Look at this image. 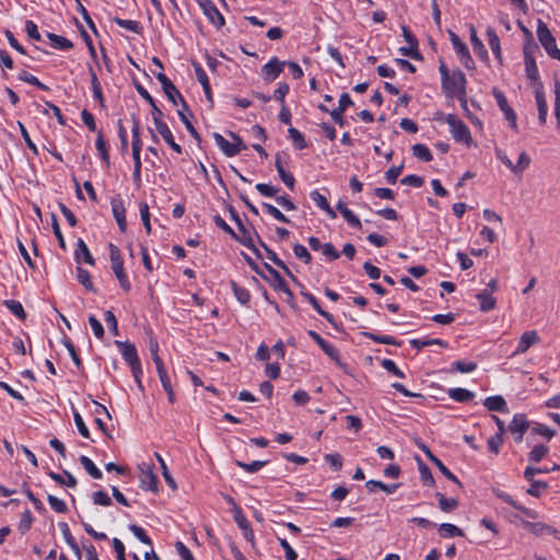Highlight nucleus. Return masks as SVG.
Segmentation results:
<instances>
[{
	"mask_svg": "<svg viewBox=\"0 0 560 560\" xmlns=\"http://www.w3.org/2000/svg\"><path fill=\"white\" fill-rule=\"evenodd\" d=\"M115 345L120 349L124 360L130 366L135 381L137 382L138 386L142 389L143 387L140 378L142 374V369L135 345L128 341H115Z\"/></svg>",
	"mask_w": 560,
	"mask_h": 560,
	"instance_id": "nucleus-1",
	"label": "nucleus"
},
{
	"mask_svg": "<svg viewBox=\"0 0 560 560\" xmlns=\"http://www.w3.org/2000/svg\"><path fill=\"white\" fill-rule=\"evenodd\" d=\"M108 248H109V257H110L112 270H113V272L115 273V276H116V278L118 280L120 288L125 292H129L130 289H131V284H130V282L128 280V277H127L126 272H125L124 260H122L120 250L113 243H110L108 245Z\"/></svg>",
	"mask_w": 560,
	"mask_h": 560,
	"instance_id": "nucleus-2",
	"label": "nucleus"
},
{
	"mask_svg": "<svg viewBox=\"0 0 560 560\" xmlns=\"http://www.w3.org/2000/svg\"><path fill=\"white\" fill-rule=\"evenodd\" d=\"M450 126V131L455 141L462 142L469 147L472 143V137L469 128L454 114H448L444 118Z\"/></svg>",
	"mask_w": 560,
	"mask_h": 560,
	"instance_id": "nucleus-3",
	"label": "nucleus"
},
{
	"mask_svg": "<svg viewBox=\"0 0 560 560\" xmlns=\"http://www.w3.org/2000/svg\"><path fill=\"white\" fill-rule=\"evenodd\" d=\"M466 77L460 70H454L448 79L442 82V89L445 95L454 98L459 94H466Z\"/></svg>",
	"mask_w": 560,
	"mask_h": 560,
	"instance_id": "nucleus-4",
	"label": "nucleus"
},
{
	"mask_svg": "<svg viewBox=\"0 0 560 560\" xmlns=\"http://www.w3.org/2000/svg\"><path fill=\"white\" fill-rule=\"evenodd\" d=\"M537 37L549 57L560 60V49L557 47L556 39L541 20H538Z\"/></svg>",
	"mask_w": 560,
	"mask_h": 560,
	"instance_id": "nucleus-5",
	"label": "nucleus"
},
{
	"mask_svg": "<svg viewBox=\"0 0 560 560\" xmlns=\"http://www.w3.org/2000/svg\"><path fill=\"white\" fill-rule=\"evenodd\" d=\"M231 138L234 142L228 141L221 133L214 132L213 139L215 144L221 149V151L226 156H234L238 154L242 150L246 149L242 138L234 132H230Z\"/></svg>",
	"mask_w": 560,
	"mask_h": 560,
	"instance_id": "nucleus-6",
	"label": "nucleus"
},
{
	"mask_svg": "<svg viewBox=\"0 0 560 560\" xmlns=\"http://www.w3.org/2000/svg\"><path fill=\"white\" fill-rule=\"evenodd\" d=\"M163 112L159 107H154L153 122L156 131L161 135L163 140L178 154L182 153V147L175 142L174 136L168 128L167 124L162 120Z\"/></svg>",
	"mask_w": 560,
	"mask_h": 560,
	"instance_id": "nucleus-7",
	"label": "nucleus"
},
{
	"mask_svg": "<svg viewBox=\"0 0 560 560\" xmlns=\"http://www.w3.org/2000/svg\"><path fill=\"white\" fill-rule=\"evenodd\" d=\"M156 79L162 84V89L167 96V98L174 104L177 105L178 102L184 109H188V105L184 100L183 95L179 93L177 88L173 84V82L163 73L159 72L156 74Z\"/></svg>",
	"mask_w": 560,
	"mask_h": 560,
	"instance_id": "nucleus-8",
	"label": "nucleus"
},
{
	"mask_svg": "<svg viewBox=\"0 0 560 560\" xmlns=\"http://www.w3.org/2000/svg\"><path fill=\"white\" fill-rule=\"evenodd\" d=\"M450 39L463 66L467 69H474L475 62L470 56L467 45L453 32H450Z\"/></svg>",
	"mask_w": 560,
	"mask_h": 560,
	"instance_id": "nucleus-9",
	"label": "nucleus"
},
{
	"mask_svg": "<svg viewBox=\"0 0 560 560\" xmlns=\"http://www.w3.org/2000/svg\"><path fill=\"white\" fill-rule=\"evenodd\" d=\"M140 474V487L144 490H150L153 492L158 491V478L153 471V467L148 464H142L139 466Z\"/></svg>",
	"mask_w": 560,
	"mask_h": 560,
	"instance_id": "nucleus-10",
	"label": "nucleus"
},
{
	"mask_svg": "<svg viewBox=\"0 0 560 560\" xmlns=\"http://www.w3.org/2000/svg\"><path fill=\"white\" fill-rule=\"evenodd\" d=\"M493 96L498 103V106L503 112L506 120L510 122L511 128L516 131L517 130L516 114L514 113L512 107L509 105L505 95L500 90L493 89Z\"/></svg>",
	"mask_w": 560,
	"mask_h": 560,
	"instance_id": "nucleus-11",
	"label": "nucleus"
},
{
	"mask_svg": "<svg viewBox=\"0 0 560 560\" xmlns=\"http://www.w3.org/2000/svg\"><path fill=\"white\" fill-rule=\"evenodd\" d=\"M199 7L202 9L205 15L209 19V21L215 26L221 27L224 25V18L219 12L217 7L211 0H196Z\"/></svg>",
	"mask_w": 560,
	"mask_h": 560,
	"instance_id": "nucleus-12",
	"label": "nucleus"
},
{
	"mask_svg": "<svg viewBox=\"0 0 560 560\" xmlns=\"http://www.w3.org/2000/svg\"><path fill=\"white\" fill-rule=\"evenodd\" d=\"M529 422L524 413L514 415L511 423L509 424L510 432L515 435V441L521 442L524 433L528 430Z\"/></svg>",
	"mask_w": 560,
	"mask_h": 560,
	"instance_id": "nucleus-13",
	"label": "nucleus"
},
{
	"mask_svg": "<svg viewBox=\"0 0 560 560\" xmlns=\"http://www.w3.org/2000/svg\"><path fill=\"white\" fill-rule=\"evenodd\" d=\"M540 338L536 330L525 331L517 343L515 351L512 353L513 357L525 353L530 347L537 345Z\"/></svg>",
	"mask_w": 560,
	"mask_h": 560,
	"instance_id": "nucleus-14",
	"label": "nucleus"
},
{
	"mask_svg": "<svg viewBox=\"0 0 560 560\" xmlns=\"http://www.w3.org/2000/svg\"><path fill=\"white\" fill-rule=\"evenodd\" d=\"M285 65V61H280L277 57L271 58L261 69L264 80L268 82L276 80Z\"/></svg>",
	"mask_w": 560,
	"mask_h": 560,
	"instance_id": "nucleus-15",
	"label": "nucleus"
},
{
	"mask_svg": "<svg viewBox=\"0 0 560 560\" xmlns=\"http://www.w3.org/2000/svg\"><path fill=\"white\" fill-rule=\"evenodd\" d=\"M493 493L497 498L501 499L503 502L508 503L509 505H511L512 508H514L515 510L522 512L523 514H525L527 517H530V518H537L538 517V514L536 511L534 510H530V509H527L525 506H523L522 504H520L517 501H515L510 494H508L506 492L500 490V489H493Z\"/></svg>",
	"mask_w": 560,
	"mask_h": 560,
	"instance_id": "nucleus-16",
	"label": "nucleus"
},
{
	"mask_svg": "<svg viewBox=\"0 0 560 560\" xmlns=\"http://www.w3.org/2000/svg\"><path fill=\"white\" fill-rule=\"evenodd\" d=\"M308 335L332 361L341 364L339 352L331 343L327 342L316 331L310 330Z\"/></svg>",
	"mask_w": 560,
	"mask_h": 560,
	"instance_id": "nucleus-17",
	"label": "nucleus"
},
{
	"mask_svg": "<svg viewBox=\"0 0 560 560\" xmlns=\"http://www.w3.org/2000/svg\"><path fill=\"white\" fill-rule=\"evenodd\" d=\"M352 100L350 98L348 93H342L339 98V105L337 108L329 112L332 120L337 122L339 126H343V117L342 114L347 109V107L351 106Z\"/></svg>",
	"mask_w": 560,
	"mask_h": 560,
	"instance_id": "nucleus-18",
	"label": "nucleus"
},
{
	"mask_svg": "<svg viewBox=\"0 0 560 560\" xmlns=\"http://www.w3.org/2000/svg\"><path fill=\"white\" fill-rule=\"evenodd\" d=\"M525 70L534 90H536L538 86L539 89H542V83L539 80V72L535 59L527 55L525 56Z\"/></svg>",
	"mask_w": 560,
	"mask_h": 560,
	"instance_id": "nucleus-19",
	"label": "nucleus"
},
{
	"mask_svg": "<svg viewBox=\"0 0 560 560\" xmlns=\"http://www.w3.org/2000/svg\"><path fill=\"white\" fill-rule=\"evenodd\" d=\"M483 406L489 411H498V412H502V413H509L510 412L505 399L502 396H500V395L487 397L483 400Z\"/></svg>",
	"mask_w": 560,
	"mask_h": 560,
	"instance_id": "nucleus-20",
	"label": "nucleus"
},
{
	"mask_svg": "<svg viewBox=\"0 0 560 560\" xmlns=\"http://www.w3.org/2000/svg\"><path fill=\"white\" fill-rule=\"evenodd\" d=\"M112 211H113L114 218L119 226V230L121 232H125L126 228H127V221H126V209L124 207L122 201H117V200L112 201Z\"/></svg>",
	"mask_w": 560,
	"mask_h": 560,
	"instance_id": "nucleus-21",
	"label": "nucleus"
},
{
	"mask_svg": "<svg viewBox=\"0 0 560 560\" xmlns=\"http://www.w3.org/2000/svg\"><path fill=\"white\" fill-rule=\"evenodd\" d=\"M535 98L538 108V120L541 125H545L547 120L548 106L544 91L542 89H539V86L535 90Z\"/></svg>",
	"mask_w": 560,
	"mask_h": 560,
	"instance_id": "nucleus-22",
	"label": "nucleus"
},
{
	"mask_svg": "<svg viewBox=\"0 0 560 560\" xmlns=\"http://www.w3.org/2000/svg\"><path fill=\"white\" fill-rule=\"evenodd\" d=\"M425 455L439 468L443 476L462 487V483L457 477L436 456H434L430 450H425Z\"/></svg>",
	"mask_w": 560,
	"mask_h": 560,
	"instance_id": "nucleus-23",
	"label": "nucleus"
},
{
	"mask_svg": "<svg viewBox=\"0 0 560 560\" xmlns=\"http://www.w3.org/2000/svg\"><path fill=\"white\" fill-rule=\"evenodd\" d=\"M301 294H302V296H303L306 301H308V302H310V304L314 307V310H315V311H316L320 316H323V317H324L327 322H329L331 325L336 326V323H335V318H334V316H332L330 313H328V312L324 311V310L320 307V305H319V303H318L317 299H316L313 294H311V293H308V292H304V291H302V292H301Z\"/></svg>",
	"mask_w": 560,
	"mask_h": 560,
	"instance_id": "nucleus-24",
	"label": "nucleus"
},
{
	"mask_svg": "<svg viewBox=\"0 0 560 560\" xmlns=\"http://www.w3.org/2000/svg\"><path fill=\"white\" fill-rule=\"evenodd\" d=\"M480 303V311L489 312L495 307V299L488 290H483L476 295Z\"/></svg>",
	"mask_w": 560,
	"mask_h": 560,
	"instance_id": "nucleus-25",
	"label": "nucleus"
},
{
	"mask_svg": "<svg viewBox=\"0 0 560 560\" xmlns=\"http://www.w3.org/2000/svg\"><path fill=\"white\" fill-rule=\"evenodd\" d=\"M47 38L50 40L51 46L59 50H69L73 47V44L68 38L54 34V33H47Z\"/></svg>",
	"mask_w": 560,
	"mask_h": 560,
	"instance_id": "nucleus-26",
	"label": "nucleus"
},
{
	"mask_svg": "<svg viewBox=\"0 0 560 560\" xmlns=\"http://www.w3.org/2000/svg\"><path fill=\"white\" fill-rule=\"evenodd\" d=\"M75 259L79 261L81 259V256L83 257L84 262L93 266L95 264V260L93 256L91 255L85 242L82 238L78 240L77 243V249H75Z\"/></svg>",
	"mask_w": 560,
	"mask_h": 560,
	"instance_id": "nucleus-27",
	"label": "nucleus"
},
{
	"mask_svg": "<svg viewBox=\"0 0 560 560\" xmlns=\"http://www.w3.org/2000/svg\"><path fill=\"white\" fill-rule=\"evenodd\" d=\"M487 37H488V43H489L490 49L494 54L495 58L501 62L502 54H501V47H500V39L493 28L488 27Z\"/></svg>",
	"mask_w": 560,
	"mask_h": 560,
	"instance_id": "nucleus-28",
	"label": "nucleus"
},
{
	"mask_svg": "<svg viewBox=\"0 0 560 560\" xmlns=\"http://www.w3.org/2000/svg\"><path fill=\"white\" fill-rule=\"evenodd\" d=\"M59 527H60V530L62 533V536H63L67 545L72 549V551L77 555L78 558H81V550H80L77 541L74 540V538L69 529L68 524L60 523Z\"/></svg>",
	"mask_w": 560,
	"mask_h": 560,
	"instance_id": "nucleus-29",
	"label": "nucleus"
},
{
	"mask_svg": "<svg viewBox=\"0 0 560 560\" xmlns=\"http://www.w3.org/2000/svg\"><path fill=\"white\" fill-rule=\"evenodd\" d=\"M259 242H260V245L266 250L267 258L269 260H271L273 264H276L278 267H280L281 269H283L284 272L287 273V276H289L292 279H295V277L293 276L291 270L288 268V266L280 258H278L277 254L273 250H271L262 241H259Z\"/></svg>",
	"mask_w": 560,
	"mask_h": 560,
	"instance_id": "nucleus-30",
	"label": "nucleus"
},
{
	"mask_svg": "<svg viewBox=\"0 0 560 560\" xmlns=\"http://www.w3.org/2000/svg\"><path fill=\"white\" fill-rule=\"evenodd\" d=\"M448 396L455 401L466 402L471 400L475 394L466 388L456 387L448 390Z\"/></svg>",
	"mask_w": 560,
	"mask_h": 560,
	"instance_id": "nucleus-31",
	"label": "nucleus"
},
{
	"mask_svg": "<svg viewBox=\"0 0 560 560\" xmlns=\"http://www.w3.org/2000/svg\"><path fill=\"white\" fill-rule=\"evenodd\" d=\"M95 147L100 153V156L102 159V161L106 164V166L108 167L109 166V153H108V148H107V143H106V140L104 138V135L102 131H98L97 133V138H96V141H95Z\"/></svg>",
	"mask_w": 560,
	"mask_h": 560,
	"instance_id": "nucleus-32",
	"label": "nucleus"
},
{
	"mask_svg": "<svg viewBox=\"0 0 560 560\" xmlns=\"http://www.w3.org/2000/svg\"><path fill=\"white\" fill-rule=\"evenodd\" d=\"M80 463L92 478L102 479V477H103L102 471L95 466V464L93 463V460L91 458H89L85 455H82L80 457Z\"/></svg>",
	"mask_w": 560,
	"mask_h": 560,
	"instance_id": "nucleus-33",
	"label": "nucleus"
},
{
	"mask_svg": "<svg viewBox=\"0 0 560 560\" xmlns=\"http://www.w3.org/2000/svg\"><path fill=\"white\" fill-rule=\"evenodd\" d=\"M435 497L439 500V506L440 509L445 512L450 513L454 511L458 506V500L454 498H446L444 494L438 492Z\"/></svg>",
	"mask_w": 560,
	"mask_h": 560,
	"instance_id": "nucleus-34",
	"label": "nucleus"
},
{
	"mask_svg": "<svg viewBox=\"0 0 560 560\" xmlns=\"http://www.w3.org/2000/svg\"><path fill=\"white\" fill-rule=\"evenodd\" d=\"M187 113L189 115H191L190 112H189V108L188 109H184L183 106L177 112L180 120L185 125V127L188 130V132L191 135V137H194V139H196L198 142H200V136H199L198 131L196 130V128L190 122Z\"/></svg>",
	"mask_w": 560,
	"mask_h": 560,
	"instance_id": "nucleus-35",
	"label": "nucleus"
},
{
	"mask_svg": "<svg viewBox=\"0 0 560 560\" xmlns=\"http://www.w3.org/2000/svg\"><path fill=\"white\" fill-rule=\"evenodd\" d=\"M114 22L127 30V31H130L132 33H136V34H141L142 33V30L143 27L141 26V24L138 22V21H135V20H124V19H120V18H114Z\"/></svg>",
	"mask_w": 560,
	"mask_h": 560,
	"instance_id": "nucleus-36",
	"label": "nucleus"
},
{
	"mask_svg": "<svg viewBox=\"0 0 560 560\" xmlns=\"http://www.w3.org/2000/svg\"><path fill=\"white\" fill-rule=\"evenodd\" d=\"M410 346L417 350H421L422 348L427 347V346H432V345H438V346H441L443 348H447V342L443 341L442 339H438V338H434V339H411L409 341Z\"/></svg>",
	"mask_w": 560,
	"mask_h": 560,
	"instance_id": "nucleus-37",
	"label": "nucleus"
},
{
	"mask_svg": "<svg viewBox=\"0 0 560 560\" xmlns=\"http://www.w3.org/2000/svg\"><path fill=\"white\" fill-rule=\"evenodd\" d=\"M132 141H131V148L132 150H142V141L140 138V121L136 116H132Z\"/></svg>",
	"mask_w": 560,
	"mask_h": 560,
	"instance_id": "nucleus-38",
	"label": "nucleus"
},
{
	"mask_svg": "<svg viewBox=\"0 0 560 560\" xmlns=\"http://www.w3.org/2000/svg\"><path fill=\"white\" fill-rule=\"evenodd\" d=\"M48 476L59 485H63L69 488H74L77 486V479L67 470H65L66 478L54 471H50Z\"/></svg>",
	"mask_w": 560,
	"mask_h": 560,
	"instance_id": "nucleus-39",
	"label": "nucleus"
},
{
	"mask_svg": "<svg viewBox=\"0 0 560 560\" xmlns=\"http://www.w3.org/2000/svg\"><path fill=\"white\" fill-rule=\"evenodd\" d=\"M470 42L474 48V51L478 54L481 58H487V50L485 48V45L477 36V32L475 26H470Z\"/></svg>",
	"mask_w": 560,
	"mask_h": 560,
	"instance_id": "nucleus-40",
	"label": "nucleus"
},
{
	"mask_svg": "<svg viewBox=\"0 0 560 560\" xmlns=\"http://www.w3.org/2000/svg\"><path fill=\"white\" fill-rule=\"evenodd\" d=\"M90 72H91V84H92L93 96L100 102L101 107L104 108L105 104H104V96H103L101 83L97 79L96 73L93 71L92 68L90 69Z\"/></svg>",
	"mask_w": 560,
	"mask_h": 560,
	"instance_id": "nucleus-41",
	"label": "nucleus"
},
{
	"mask_svg": "<svg viewBox=\"0 0 560 560\" xmlns=\"http://www.w3.org/2000/svg\"><path fill=\"white\" fill-rule=\"evenodd\" d=\"M265 268L267 269V271L269 272V275L271 276V278L273 280L272 281V285H273L275 290L281 291V290H284V288L288 287V284L284 281V279L280 276V273L275 268H272L268 264H265Z\"/></svg>",
	"mask_w": 560,
	"mask_h": 560,
	"instance_id": "nucleus-42",
	"label": "nucleus"
},
{
	"mask_svg": "<svg viewBox=\"0 0 560 560\" xmlns=\"http://www.w3.org/2000/svg\"><path fill=\"white\" fill-rule=\"evenodd\" d=\"M77 278L78 281L88 290L91 292H95L94 285L91 280L90 272L82 267H77Z\"/></svg>",
	"mask_w": 560,
	"mask_h": 560,
	"instance_id": "nucleus-43",
	"label": "nucleus"
},
{
	"mask_svg": "<svg viewBox=\"0 0 560 560\" xmlns=\"http://www.w3.org/2000/svg\"><path fill=\"white\" fill-rule=\"evenodd\" d=\"M439 532L442 537H454V536H463V530L456 525L450 523H443L439 526Z\"/></svg>",
	"mask_w": 560,
	"mask_h": 560,
	"instance_id": "nucleus-44",
	"label": "nucleus"
},
{
	"mask_svg": "<svg viewBox=\"0 0 560 560\" xmlns=\"http://www.w3.org/2000/svg\"><path fill=\"white\" fill-rule=\"evenodd\" d=\"M399 487V483H394V485H386L382 481H378V480H369L366 482V488L370 490V491H373L374 488H378L383 491H385L386 493H394L397 488Z\"/></svg>",
	"mask_w": 560,
	"mask_h": 560,
	"instance_id": "nucleus-45",
	"label": "nucleus"
},
{
	"mask_svg": "<svg viewBox=\"0 0 560 560\" xmlns=\"http://www.w3.org/2000/svg\"><path fill=\"white\" fill-rule=\"evenodd\" d=\"M412 153L416 158L419 160H422L424 162H430L433 156L429 150V148L425 144L417 143L412 147Z\"/></svg>",
	"mask_w": 560,
	"mask_h": 560,
	"instance_id": "nucleus-46",
	"label": "nucleus"
},
{
	"mask_svg": "<svg viewBox=\"0 0 560 560\" xmlns=\"http://www.w3.org/2000/svg\"><path fill=\"white\" fill-rule=\"evenodd\" d=\"M4 305L21 320L26 318V313L23 305L15 300H5Z\"/></svg>",
	"mask_w": 560,
	"mask_h": 560,
	"instance_id": "nucleus-47",
	"label": "nucleus"
},
{
	"mask_svg": "<svg viewBox=\"0 0 560 560\" xmlns=\"http://www.w3.org/2000/svg\"><path fill=\"white\" fill-rule=\"evenodd\" d=\"M364 336L377 343L392 345V346H400L401 345V341L396 340L392 336H386V335L380 336V335H375L372 332H364Z\"/></svg>",
	"mask_w": 560,
	"mask_h": 560,
	"instance_id": "nucleus-48",
	"label": "nucleus"
},
{
	"mask_svg": "<svg viewBox=\"0 0 560 560\" xmlns=\"http://www.w3.org/2000/svg\"><path fill=\"white\" fill-rule=\"evenodd\" d=\"M231 287H232L235 298L237 299V301L240 303L245 305L249 302L250 294L247 289L238 287L237 283L233 280L231 281Z\"/></svg>",
	"mask_w": 560,
	"mask_h": 560,
	"instance_id": "nucleus-49",
	"label": "nucleus"
},
{
	"mask_svg": "<svg viewBox=\"0 0 560 560\" xmlns=\"http://www.w3.org/2000/svg\"><path fill=\"white\" fill-rule=\"evenodd\" d=\"M18 79L21 80V81H24L26 83H30L34 86H37L42 90H45L47 91L48 90V86L45 85L44 83H42L35 75L26 72L25 70H22L19 74H18Z\"/></svg>",
	"mask_w": 560,
	"mask_h": 560,
	"instance_id": "nucleus-50",
	"label": "nucleus"
},
{
	"mask_svg": "<svg viewBox=\"0 0 560 560\" xmlns=\"http://www.w3.org/2000/svg\"><path fill=\"white\" fill-rule=\"evenodd\" d=\"M288 132L296 149L302 150L306 148L305 138L296 128L290 127Z\"/></svg>",
	"mask_w": 560,
	"mask_h": 560,
	"instance_id": "nucleus-51",
	"label": "nucleus"
},
{
	"mask_svg": "<svg viewBox=\"0 0 560 560\" xmlns=\"http://www.w3.org/2000/svg\"><path fill=\"white\" fill-rule=\"evenodd\" d=\"M525 527L536 536H545V535H547V533L549 530V525H547L545 523H540V522H537V523L526 522Z\"/></svg>",
	"mask_w": 560,
	"mask_h": 560,
	"instance_id": "nucleus-52",
	"label": "nucleus"
},
{
	"mask_svg": "<svg viewBox=\"0 0 560 560\" xmlns=\"http://www.w3.org/2000/svg\"><path fill=\"white\" fill-rule=\"evenodd\" d=\"M155 457L161 466V469H162V475L166 481V483L172 488V489H176L177 486H176V482L175 480L173 479V477L171 476L168 469H167V466L163 459V457L159 454V453H155Z\"/></svg>",
	"mask_w": 560,
	"mask_h": 560,
	"instance_id": "nucleus-53",
	"label": "nucleus"
},
{
	"mask_svg": "<svg viewBox=\"0 0 560 560\" xmlns=\"http://www.w3.org/2000/svg\"><path fill=\"white\" fill-rule=\"evenodd\" d=\"M235 463L238 467L243 468L245 471L253 474V472H256L259 469H261L264 466H266L268 462L267 460H254V462L247 464V463H244L241 460H236Z\"/></svg>",
	"mask_w": 560,
	"mask_h": 560,
	"instance_id": "nucleus-54",
	"label": "nucleus"
},
{
	"mask_svg": "<svg viewBox=\"0 0 560 560\" xmlns=\"http://www.w3.org/2000/svg\"><path fill=\"white\" fill-rule=\"evenodd\" d=\"M529 164H530L529 155L525 151L521 152L517 163L514 164L513 173L514 174L523 173L529 166Z\"/></svg>",
	"mask_w": 560,
	"mask_h": 560,
	"instance_id": "nucleus-55",
	"label": "nucleus"
},
{
	"mask_svg": "<svg viewBox=\"0 0 560 560\" xmlns=\"http://www.w3.org/2000/svg\"><path fill=\"white\" fill-rule=\"evenodd\" d=\"M77 2V11L81 14V16L83 18V20L86 22L88 26L90 27V30L94 33V34H97V30H96V26L93 22V20L91 19L88 10L85 9V7L81 3L80 0H75Z\"/></svg>",
	"mask_w": 560,
	"mask_h": 560,
	"instance_id": "nucleus-56",
	"label": "nucleus"
},
{
	"mask_svg": "<svg viewBox=\"0 0 560 560\" xmlns=\"http://www.w3.org/2000/svg\"><path fill=\"white\" fill-rule=\"evenodd\" d=\"M130 532L144 545L152 546V540L147 535L145 530L138 525H129Z\"/></svg>",
	"mask_w": 560,
	"mask_h": 560,
	"instance_id": "nucleus-57",
	"label": "nucleus"
},
{
	"mask_svg": "<svg viewBox=\"0 0 560 560\" xmlns=\"http://www.w3.org/2000/svg\"><path fill=\"white\" fill-rule=\"evenodd\" d=\"M530 487L527 489V493L533 497H539L541 494V491L546 490L548 487V483L541 480H529Z\"/></svg>",
	"mask_w": 560,
	"mask_h": 560,
	"instance_id": "nucleus-58",
	"label": "nucleus"
},
{
	"mask_svg": "<svg viewBox=\"0 0 560 560\" xmlns=\"http://www.w3.org/2000/svg\"><path fill=\"white\" fill-rule=\"evenodd\" d=\"M261 206L267 211V213L270 214L271 217H273L276 220L283 222V223L289 222V219L275 206L267 203V202H262Z\"/></svg>",
	"mask_w": 560,
	"mask_h": 560,
	"instance_id": "nucleus-59",
	"label": "nucleus"
},
{
	"mask_svg": "<svg viewBox=\"0 0 560 560\" xmlns=\"http://www.w3.org/2000/svg\"><path fill=\"white\" fill-rule=\"evenodd\" d=\"M294 255L298 259L304 261L305 264H310L312 260V256L307 248L302 244H295L293 246Z\"/></svg>",
	"mask_w": 560,
	"mask_h": 560,
	"instance_id": "nucleus-60",
	"label": "nucleus"
},
{
	"mask_svg": "<svg viewBox=\"0 0 560 560\" xmlns=\"http://www.w3.org/2000/svg\"><path fill=\"white\" fill-rule=\"evenodd\" d=\"M548 447L545 445H536L529 452V459L535 463H539L548 453Z\"/></svg>",
	"mask_w": 560,
	"mask_h": 560,
	"instance_id": "nucleus-61",
	"label": "nucleus"
},
{
	"mask_svg": "<svg viewBox=\"0 0 560 560\" xmlns=\"http://www.w3.org/2000/svg\"><path fill=\"white\" fill-rule=\"evenodd\" d=\"M33 523V515L30 510H26L22 513L20 523H19V529L22 534L26 533Z\"/></svg>",
	"mask_w": 560,
	"mask_h": 560,
	"instance_id": "nucleus-62",
	"label": "nucleus"
},
{
	"mask_svg": "<svg viewBox=\"0 0 560 560\" xmlns=\"http://www.w3.org/2000/svg\"><path fill=\"white\" fill-rule=\"evenodd\" d=\"M382 366L388 371L389 373L394 374L395 376L399 378H404L405 374L404 372L396 365V363L390 359H383L382 360Z\"/></svg>",
	"mask_w": 560,
	"mask_h": 560,
	"instance_id": "nucleus-63",
	"label": "nucleus"
},
{
	"mask_svg": "<svg viewBox=\"0 0 560 560\" xmlns=\"http://www.w3.org/2000/svg\"><path fill=\"white\" fill-rule=\"evenodd\" d=\"M555 116L560 129V81L555 82Z\"/></svg>",
	"mask_w": 560,
	"mask_h": 560,
	"instance_id": "nucleus-64",
	"label": "nucleus"
}]
</instances>
